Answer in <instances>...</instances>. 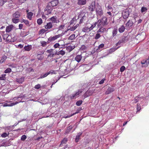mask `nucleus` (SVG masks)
I'll list each match as a JSON object with an SVG mask.
<instances>
[{"instance_id": "obj_42", "label": "nucleus", "mask_w": 149, "mask_h": 149, "mask_svg": "<svg viewBox=\"0 0 149 149\" xmlns=\"http://www.w3.org/2000/svg\"><path fill=\"white\" fill-rule=\"evenodd\" d=\"M82 101L81 100H79L77 101L76 103V104L77 106H80L82 103Z\"/></svg>"}, {"instance_id": "obj_41", "label": "nucleus", "mask_w": 149, "mask_h": 149, "mask_svg": "<svg viewBox=\"0 0 149 149\" xmlns=\"http://www.w3.org/2000/svg\"><path fill=\"white\" fill-rule=\"evenodd\" d=\"M37 23L39 25L41 24L42 23V19L40 18L38 19L37 20Z\"/></svg>"}, {"instance_id": "obj_50", "label": "nucleus", "mask_w": 149, "mask_h": 149, "mask_svg": "<svg viewBox=\"0 0 149 149\" xmlns=\"http://www.w3.org/2000/svg\"><path fill=\"white\" fill-rule=\"evenodd\" d=\"M125 69V66H121L120 69V71L121 72H123Z\"/></svg>"}, {"instance_id": "obj_55", "label": "nucleus", "mask_w": 149, "mask_h": 149, "mask_svg": "<svg viewBox=\"0 0 149 149\" xmlns=\"http://www.w3.org/2000/svg\"><path fill=\"white\" fill-rule=\"evenodd\" d=\"M41 88V86L40 84H38L36 85L34 87V88L36 89H39Z\"/></svg>"}, {"instance_id": "obj_46", "label": "nucleus", "mask_w": 149, "mask_h": 149, "mask_svg": "<svg viewBox=\"0 0 149 149\" xmlns=\"http://www.w3.org/2000/svg\"><path fill=\"white\" fill-rule=\"evenodd\" d=\"M67 50H68L69 52L71 51L75 47H66Z\"/></svg>"}, {"instance_id": "obj_26", "label": "nucleus", "mask_w": 149, "mask_h": 149, "mask_svg": "<svg viewBox=\"0 0 149 149\" xmlns=\"http://www.w3.org/2000/svg\"><path fill=\"white\" fill-rule=\"evenodd\" d=\"M119 47H118L117 48H112L110 49L109 51V52L108 54H107V55H108L109 54H111L112 52H113L114 51H115Z\"/></svg>"}, {"instance_id": "obj_48", "label": "nucleus", "mask_w": 149, "mask_h": 149, "mask_svg": "<svg viewBox=\"0 0 149 149\" xmlns=\"http://www.w3.org/2000/svg\"><path fill=\"white\" fill-rule=\"evenodd\" d=\"M8 136V134L6 132L3 133L1 135V136L3 138L6 137Z\"/></svg>"}, {"instance_id": "obj_56", "label": "nucleus", "mask_w": 149, "mask_h": 149, "mask_svg": "<svg viewBox=\"0 0 149 149\" xmlns=\"http://www.w3.org/2000/svg\"><path fill=\"white\" fill-rule=\"evenodd\" d=\"M42 17L43 19H44L45 21H46L47 18L46 17V16L44 15V13H42Z\"/></svg>"}, {"instance_id": "obj_35", "label": "nucleus", "mask_w": 149, "mask_h": 149, "mask_svg": "<svg viewBox=\"0 0 149 149\" xmlns=\"http://www.w3.org/2000/svg\"><path fill=\"white\" fill-rule=\"evenodd\" d=\"M33 15V13L30 12L29 13L27 14V18L29 19V20H31L32 19V16Z\"/></svg>"}, {"instance_id": "obj_17", "label": "nucleus", "mask_w": 149, "mask_h": 149, "mask_svg": "<svg viewBox=\"0 0 149 149\" xmlns=\"http://www.w3.org/2000/svg\"><path fill=\"white\" fill-rule=\"evenodd\" d=\"M114 91V89L113 87H109L106 92V94H109Z\"/></svg>"}, {"instance_id": "obj_32", "label": "nucleus", "mask_w": 149, "mask_h": 149, "mask_svg": "<svg viewBox=\"0 0 149 149\" xmlns=\"http://www.w3.org/2000/svg\"><path fill=\"white\" fill-rule=\"evenodd\" d=\"M91 31L90 30L89 28H88V27H87L86 26L85 27L83 28L82 29V31L83 32H88L90 31Z\"/></svg>"}, {"instance_id": "obj_38", "label": "nucleus", "mask_w": 149, "mask_h": 149, "mask_svg": "<svg viewBox=\"0 0 149 149\" xmlns=\"http://www.w3.org/2000/svg\"><path fill=\"white\" fill-rule=\"evenodd\" d=\"M118 30L117 29H114L112 32V36L113 37L115 36L117 34Z\"/></svg>"}, {"instance_id": "obj_51", "label": "nucleus", "mask_w": 149, "mask_h": 149, "mask_svg": "<svg viewBox=\"0 0 149 149\" xmlns=\"http://www.w3.org/2000/svg\"><path fill=\"white\" fill-rule=\"evenodd\" d=\"M100 37V35L99 33H97L95 36V38L96 39H97Z\"/></svg>"}, {"instance_id": "obj_10", "label": "nucleus", "mask_w": 149, "mask_h": 149, "mask_svg": "<svg viewBox=\"0 0 149 149\" xmlns=\"http://www.w3.org/2000/svg\"><path fill=\"white\" fill-rule=\"evenodd\" d=\"M3 38L4 40H6L7 42H10L11 41V37L8 34H4L3 35Z\"/></svg>"}, {"instance_id": "obj_40", "label": "nucleus", "mask_w": 149, "mask_h": 149, "mask_svg": "<svg viewBox=\"0 0 149 149\" xmlns=\"http://www.w3.org/2000/svg\"><path fill=\"white\" fill-rule=\"evenodd\" d=\"M68 141V139L67 138H65L62 140L60 145L63 144H65Z\"/></svg>"}, {"instance_id": "obj_9", "label": "nucleus", "mask_w": 149, "mask_h": 149, "mask_svg": "<svg viewBox=\"0 0 149 149\" xmlns=\"http://www.w3.org/2000/svg\"><path fill=\"white\" fill-rule=\"evenodd\" d=\"M123 17L124 19L127 18L129 15V12L127 10H123L122 12Z\"/></svg>"}, {"instance_id": "obj_20", "label": "nucleus", "mask_w": 149, "mask_h": 149, "mask_svg": "<svg viewBox=\"0 0 149 149\" xmlns=\"http://www.w3.org/2000/svg\"><path fill=\"white\" fill-rule=\"evenodd\" d=\"M133 24V22L131 20H129L126 24V26L128 27L132 26Z\"/></svg>"}, {"instance_id": "obj_57", "label": "nucleus", "mask_w": 149, "mask_h": 149, "mask_svg": "<svg viewBox=\"0 0 149 149\" xmlns=\"http://www.w3.org/2000/svg\"><path fill=\"white\" fill-rule=\"evenodd\" d=\"M78 113V112H76L75 113H73L72 114H71L70 116H67L65 117V118H70V117L74 115V114H76V113Z\"/></svg>"}, {"instance_id": "obj_11", "label": "nucleus", "mask_w": 149, "mask_h": 149, "mask_svg": "<svg viewBox=\"0 0 149 149\" xmlns=\"http://www.w3.org/2000/svg\"><path fill=\"white\" fill-rule=\"evenodd\" d=\"M79 18L78 17V15L77 17L76 16L74 17L72 19V20L71 21L70 25L73 24H77V22L79 21L78 19Z\"/></svg>"}, {"instance_id": "obj_31", "label": "nucleus", "mask_w": 149, "mask_h": 149, "mask_svg": "<svg viewBox=\"0 0 149 149\" xmlns=\"http://www.w3.org/2000/svg\"><path fill=\"white\" fill-rule=\"evenodd\" d=\"M7 57L6 56H3L1 57V59L0 61V63H2L4 62L7 59Z\"/></svg>"}, {"instance_id": "obj_30", "label": "nucleus", "mask_w": 149, "mask_h": 149, "mask_svg": "<svg viewBox=\"0 0 149 149\" xmlns=\"http://www.w3.org/2000/svg\"><path fill=\"white\" fill-rule=\"evenodd\" d=\"M86 3V0H79L78 1V4L79 5H84Z\"/></svg>"}, {"instance_id": "obj_16", "label": "nucleus", "mask_w": 149, "mask_h": 149, "mask_svg": "<svg viewBox=\"0 0 149 149\" xmlns=\"http://www.w3.org/2000/svg\"><path fill=\"white\" fill-rule=\"evenodd\" d=\"M52 27V23L50 22L47 23V24L45 26V28L46 29H50Z\"/></svg>"}, {"instance_id": "obj_63", "label": "nucleus", "mask_w": 149, "mask_h": 149, "mask_svg": "<svg viewBox=\"0 0 149 149\" xmlns=\"http://www.w3.org/2000/svg\"><path fill=\"white\" fill-rule=\"evenodd\" d=\"M107 19H106V21H104V22H102V26H104L105 25H106L107 24V21H106Z\"/></svg>"}, {"instance_id": "obj_23", "label": "nucleus", "mask_w": 149, "mask_h": 149, "mask_svg": "<svg viewBox=\"0 0 149 149\" xmlns=\"http://www.w3.org/2000/svg\"><path fill=\"white\" fill-rule=\"evenodd\" d=\"M24 77H22L20 78H18L16 79L17 82H18L19 83H22L24 81Z\"/></svg>"}, {"instance_id": "obj_61", "label": "nucleus", "mask_w": 149, "mask_h": 149, "mask_svg": "<svg viewBox=\"0 0 149 149\" xmlns=\"http://www.w3.org/2000/svg\"><path fill=\"white\" fill-rule=\"evenodd\" d=\"M105 80V79L103 78L102 79L100 82L99 83V84H103L104 82V81Z\"/></svg>"}, {"instance_id": "obj_36", "label": "nucleus", "mask_w": 149, "mask_h": 149, "mask_svg": "<svg viewBox=\"0 0 149 149\" xmlns=\"http://www.w3.org/2000/svg\"><path fill=\"white\" fill-rule=\"evenodd\" d=\"M12 22L14 23H17L19 21V19L18 18L13 17L12 19Z\"/></svg>"}, {"instance_id": "obj_8", "label": "nucleus", "mask_w": 149, "mask_h": 149, "mask_svg": "<svg viewBox=\"0 0 149 149\" xmlns=\"http://www.w3.org/2000/svg\"><path fill=\"white\" fill-rule=\"evenodd\" d=\"M127 37L123 36L122 37L121 39L118 42L116 43V45H119L122 43H124L127 41Z\"/></svg>"}, {"instance_id": "obj_64", "label": "nucleus", "mask_w": 149, "mask_h": 149, "mask_svg": "<svg viewBox=\"0 0 149 149\" xmlns=\"http://www.w3.org/2000/svg\"><path fill=\"white\" fill-rule=\"evenodd\" d=\"M23 27V25L22 24H20L19 25V29H22Z\"/></svg>"}, {"instance_id": "obj_21", "label": "nucleus", "mask_w": 149, "mask_h": 149, "mask_svg": "<svg viewBox=\"0 0 149 149\" xmlns=\"http://www.w3.org/2000/svg\"><path fill=\"white\" fill-rule=\"evenodd\" d=\"M13 26L11 24L7 26L6 28V31L7 32H9L11 31L13 28Z\"/></svg>"}, {"instance_id": "obj_12", "label": "nucleus", "mask_w": 149, "mask_h": 149, "mask_svg": "<svg viewBox=\"0 0 149 149\" xmlns=\"http://www.w3.org/2000/svg\"><path fill=\"white\" fill-rule=\"evenodd\" d=\"M52 22V23H58L59 22V21L58 19L57 18L56 16H54L51 17L49 19Z\"/></svg>"}, {"instance_id": "obj_47", "label": "nucleus", "mask_w": 149, "mask_h": 149, "mask_svg": "<svg viewBox=\"0 0 149 149\" xmlns=\"http://www.w3.org/2000/svg\"><path fill=\"white\" fill-rule=\"evenodd\" d=\"M48 73H49V74H56V73L55 71L53 70H51L49 72H48Z\"/></svg>"}, {"instance_id": "obj_53", "label": "nucleus", "mask_w": 149, "mask_h": 149, "mask_svg": "<svg viewBox=\"0 0 149 149\" xmlns=\"http://www.w3.org/2000/svg\"><path fill=\"white\" fill-rule=\"evenodd\" d=\"M46 31V30L44 29H42L40 30L39 31V33L40 34H41L42 33H44Z\"/></svg>"}, {"instance_id": "obj_60", "label": "nucleus", "mask_w": 149, "mask_h": 149, "mask_svg": "<svg viewBox=\"0 0 149 149\" xmlns=\"http://www.w3.org/2000/svg\"><path fill=\"white\" fill-rule=\"evenodd\" d=\"M22 21L24 22L26 25H28L29 24V22L26 19H23Z\"/></svg>"}, {"instance_id": "obj_43", "label": "nucleus", "mask_w": 149, "mask_h": 149, "mask_svg": "<svg viewBox=\"0 0 149 149\" xmlns=\"http://www.w3.org/2000/svg\"><path fill=\"white\" fill-rule=\"evenodd\" d=\"M11 71V69L10 68H7L6 70L4 72L5 73H7L10 72Z\"/></svg>"}, {"instance_id": "obj_28", "label": "nucleus", "mask_w": 149, "mask_h": 149, "mask_svg": "<svg viewBox=\"0 0 149 149\" xmlns=\"http://www.w3.org/2000/svg\"><path fill=\"white\" fill-rule=\"evenodd\" d=\"M125 30V28L124 26L122 25L118 29V31L119 32L122 33Z\"/></svg>"}, {"instance_id": "obj_34", "label": "nucleus", "mask_w": 149, "mask_h": 149, "mask_svg": "<svg viewBox=\"0 0 149 149\" xmlns=\"http://www.w3.org/2000/svg\"><path fill=\"white\" fill-rule=\"evenodd\" d=\"M97 24V22H95L93 24H89V25H90V28H89L90 30H92L94 28Z\"/></svg>"}, {"instance_id": "obj_4", "label": "nucleus", "mask_w": 149, "mask_h": 149, "mask_svg": "<svg viewBox=\"0 0 149 149\" xmlns=\"http://www.w3.org/2000/svg\"><path fill=\"white\" fill-rule=\"evenodd\" d=\"M91 47L92 48H91L90 50H91V51H90L89 52V54H92L95 52L97 53L98 52L102 50V48L103 47H95L94 48L93 47Z\"/></svg>"}, {"instance_id": "obj_39", "label": "nucleus", "mask_w": 149, "mask_h": 149, "mask_svg": "<svg viewBox=\"0 0 149 149\" xmlns=\"http://www.w3.org/2000/svg\"><path fill=\"white\" fill-rule=\"evenodd\" d=\"M105 7L107 8V9L108 11H112V7L110 5H108L107 6H106V5H105Z\"/></svg>"}, {"instance_id": "obj_29", "label": "nucleus", "mask_w": 149, "mask_h": 149, "mask_svg": "<svg viewBox=\"0 0 149 149\" xmlns=\"http://www.w3.org/2000/svg\"><path fill=\"white\" fill-rule=\"evenodd\" d=\"M102 21L101 20L99 19L97 21V26L98 28H100V27L102 26Z\"/></svg>"}, {"instance_id": "obj_5", "label": "nucleus", "mask_w": 149, "mask_h": 149, "mask_svg": "<svg viewBox=\"0 0 149 149\" xmlns=\"http://www.w3.org/2000/svg\"><path fill=\"white\" fill-rule=\"evenodd\" d=\"M82 92V91L80 90H78L77 91L70 96L71 99H75L76 98L79 97V95Z\"/></svg>"}, {"instance_id": "obj_49", "label": "nucleus", "mask_w": 149, "mask_h": 149, "mask_svg": "<svg viewBox=\"0 0 149 149\" xmlns=\"http://www.w3.org/2000/svg\"><path fill=\"white\" fill-rule=\"evenodd\" d=\"M65 53V52L63 50H61L59 51L58 52V54H61L62 55H64Z\"/></svg>"}, {"instance_id": "obj_18", "label": "nucleus", "mask_w": 149, "mask_h": 149, "mask_svg": "<svg viewBox=\"0 0 149 149\" xmlns=\"http://www.w3.org/2000/svg\"><path fill=\"white\" fill-rule=\"evenodd\" d=\"M79 23H77L75 26H73L72 27L69 26L68 27V28L71 31H74L79 26Z\"/></svg>"}, {"instance_id": "obj_19", "label": "nucleus", "mask_w": 149, "mask_h": 149, "mask_svg": "<svg viewBox=\"0 0 149 149\" xmlns=\"http://www.w3.org/2000/svg\"><path fill=\"white\" fill-rule=\"evenodd\" d=\"M95 7V4L94 2L91 3V5L89 6V9L91 11H94Z\"/></svg>"}, {"instance_id": "obj_59", "label": "nucleus", "mask_w": 149, "mask_h": 149, "mask_svg": "<svg viewBox=\"0 0 149 149\" xmlns=\"http://www.w3.org/2000/svg\"><path fill=\"white\" fill-rule=\"evenodd\" d=\"M31 47H24V49L25 51H29L31 49Z\"/></svg>"}, {"instance_id": "obj_27", "label": "nucleus", "mask_w": 149, "mask_h": 149, "mask_svg": "<svg viewBox=\"0 0 149 149\" xmlns=\"http://www.w3.org/2000/svg\"><path fill=\"white\" fill-rule=\"evenodd\" d=\"M72 126L70 125L68 127L67 129L66 130L65 132V134H66L69 133V132L71 130L72 128Z\"/></svg>"}, {"instance_id": "obj_58", "label": "nucleus", "mask_w": 149, "mask_h": 149, "mask_svg": "<svg viewBox=\"0 0 149 149\" xmlns=\"http://www.w3.org/2000/svg\"><path fill=\"white\" fill-rule=\"evenodd\" d=\"M64 27V25H61L59 26L58 27V29L59 30H61L63 29Z\"/></svg>"}, {"instance_id": "obj_15", "label": "nucleus", "mask_w": 149, "mask_h": 149, "mask_svg": "<svg viewBox=\"0 0 149 149\" xmlns=\"http://www.w3.org/2000/svg\"><path fill=\"white\" fill-rule=\"evenodd\" d=\"M21 13L20 12L17 11L15 12L13 15V17L19 18L20 16Z\"/></svg>"}, {"instance_id": "obj_6", "label": "nucleus", "mask_w": 149, "mask_h": 149, "mask_svg": "<svg viewBox=\"0 0 149 149\" xmlns=\"http://www.w3.org/2000/svg\"><path fill=\"white\" fill-rule=\"evenodd\" d=\"M52 10V7L50 5H49L48 4L45 9V14L46 15H48L51 13Z\"/></svg>"}, {"instance_id": "obj_62", "label": "nucleus", "mask_w": 149, "mask_h": 149, "mask_svg": "<svg viewBox=\"0 0 149 149\" xmlns=\"http://www.w3.org/2000/svg\"><path fill=\"white\" fill-rule=\"evenodd\" d=\"M41 44L42 46H45L46 45L47 42L45 41H43L42 42Z\"/></svg>"}, {"instance_id": "obj_52", "label": "nucleus", "mask_w": 149, "mask_h": 149, "mask_svg": "<svg viewBox=\"0 0 149 149\" xmlns=\"http://www.w3.org/2000/svg\"><path fill=\"white\" fill-rule=\"evenodd\" d=\"M147 9L146 7H142L141 8V12L143 13L147 11Z\"/></svg>"}, {"instance_id": "obj_37", "label": "nucleus", "mask_w": 149, "mask_h": 149, "mask_svg": "<svg viewBox=\"0 0 149 149\" xmlns=\"http://www.w3.org/2000/svg\"><path fill=\"white\" fill-rule=\"evenodd\" d=\"M6 74H2L0 76V80H5L6 79Z\"/></svg>"}, {"instance_id": "obj_25", "label": "nucleus", "mask_w": 149, "mask_h": 149, "mask_svg": "<svg viewBox=\"0 0 149 149\" xmlns=\"http://www.w3.org/2000/svg\"><path fill=\"white\" fill-rule=\"evenodd\" d=\"M82 58V56L81 55H77L75 58V60L78 62H79Z\"/></svg>"}, {"instance_id": "obj_7", "label": "nucleus", "mask_w": 149, "mask_h": 149, "mask_svg": "<svg viewBox=\"0 0 149 149\" xmlns=\"http://www.w3.org/2000/svg\"><path fill=\"white\" fill-rule=\"evenodd\" d=\"M142 65V67H146L148 66L149 64V58L145 59L141 62Z\"/></svg>"}, {"instance_id": "obj_14", "label": "nucleus", "mask_w": 149, "mask_h": 149, "mask_svg": "<svg viewBox=\"0 0 149 149\" xmlns=\"http://www.w3.org/2000/svg\"><path fill=\"white\" fill-rule=\"evenodd\" d=\"M58 0H54L48 3L49 5H50L52 7L55 6L58 4Z\"/></svg>"}, {"instance_id": "obj_3", "label": "nucleus", "mask_w": 149, "mask_h": 149, "mask_svg": "<svg viewBox=\"0 0 149 149\" xmlns=\"http://www.w3.org/2000/svg\"><path fill=\"white\" fill-rule=\"evenodd\" d=\"M95 9L96 13L97 16H101L103 15V12L101 6L98 4L96 6Z\"/></svg>"}, {"instance_id": "obj_2", "label": "nucleus", "mask_w": 149, "mask_h": 149, "mask_svg": "<svg viewBox=\"0 0 149 149\" xmlns=\"http://www.w3.org/2000/svg\"><path fill=\"white\" fill-rule=\"evenodd\" d=\"M22 99L20 100V99L18 100V101H16L14 102L11 103V102H7L8 103H2V105L3 107H12L15 105L19 103L20 102H23V101H21Z\"/></svg>"}, {"instance_id": "obj_44", "label": "nucleus", "mask_w": 149, "mask_h": 149, "mask_svg": "<svg viewBox=\"0 0 149 149\" xmlns=\"http://www.w3.org/2000/svg\"><path fill=\"white\" fill-rule=\"evenodd\" d=\"M136 110L137 112L139 111L141 109V107L140 105L138 103L137 104Z\"/></svg>"}, {"instance_id": "obj_22", "label": "nucleus", "mask_w": 149, "mask_h": 149, "mask_svg": "<svg viewBox=\"0 0 149 149\" xmlns=\"http://www.w3.org/2000/svg\"><path fill=\"white\" fill-rule=\"evenodd\" d=\"M82 134V132H80L77 134L75 139V141L76 142H77L79 141V139H80V137L81 136Z\"/></svg>"}, {"instance_id": "obj_54", "label": "nucleus", "mask_w": 149, "mask_h": 149, "mask_svg": "<svg viewBox=\"0 0 149 149\" xmlns=\"http://www.w3.org/2000/svg\"><path fill=\"white\" fill-rule=\"evenodd\" d=\"M26 136L25 135H23L22 136L21 139L22 141H24L26 139Z\"/></svg>"}, {"instance_id": "obj_13", "label": "nucleus", "mask_w": 149, "mask_h": 149, "mask_svg": "<svg viewBox=\"0 0 149 149\" xmlns=\"http://www.w3.org/2000/svg\"><path fill=\"white\" fill-rule=\"evenodd\" d=\"M62 36V35H61V34H60L57 35L55 36L52 37H50L48 38V41H49L54 40L56 39L57 38L61 36Z\"/></svg>"}, {"instance_id": "obj_33", "label": "nucleus", "mask_w": 149, "mask_h": 149, "mask_svg": "<svg viewBox=\"0 0 149 149\" xmlns=\"http://www.w3.org/2000/svg\"><path fill=\"white\" fill-rule=\"evenodd\" d=\"M49 73L48 72L44 74H41L40 75V77L38 78V79H42L44 78H45L47 77L48 75H49Z\"/></svg>"}, {"instance_id": "obj_45", "label": "nucleus", "mask_w": 149, "mask_h": 149, "mask_svg": "<svg viewBox=\"0 0 149 149\" xmlns=\"http://www.w3.org/2000/svg\"><path fill=\"white\" fill-rule=\"evenodd\" d=\"M75 37V35L74 34H72L69 37V39L72 40L74 39Z\"/></svg>"}, {"instance_id": "obj_1", "label": "nucleus", "mask_w": 149, "mask_h": 149, "mask_svg": "<svg viewBox=\"0 0 149 149\" xmlns=\"http://www.w3.org/2000/svg\"><path fill=\"white\" fill-rule=\"evenodd\" d=\"M78 15L79 19L80 18L79 22V24H81L86 21L87 18V17L85 15V13L82 12H80L79 13Z\"/></svg>"}, {"instance_id": "obj_24", "label": "nucleus", "mask_w": 149, "mask_h": 149, "mask_svg": "<svg viewBox=\"0 0 149 149\" xmlns=\"http://www.w3.org/2000/svg\"><path fill=\"white\" fill-rule=\"evenodd\" d=\"M97 31V33H103L106 31V29L103 27L101 26Z\"/></svg>"}]
</instances>
